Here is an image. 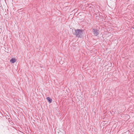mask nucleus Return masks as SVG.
I'll return each instance as SVG.
<instances>
[{
  "mask_svg": "<svg viewBox=\"0 0 134 134\" xmlns=\"http://www.w3.org/2000/svg\"><path fill=\"white\" fill-rule=\"evenodd\" d=\"M75 32L74 33V35H76L77 37L80 38L82 37V33L83 31V30L77 29L75 30Z\"/></svg>",
  "mask_w": 134,
  "mask_h": 134,
  "instance_id": "obj_1",
  "label": "nucleus"
},
{
  "mask_svg": "<svg viewBox=\"0 0 134 134\" xmlns=\"http://www.w3.org/2000/svg\"><path fill=\"white\" fill-rule=\"evenodd\" d=\"M94 36H97L99 34V30L96 29H93L92 30Z\"/></svg>",
  "mask_w": 134,
  "mask_h": 134,
  "instance_id": "obj_2",
  "label": "nucleus"
},
{
  "mask_svg": "<svg viewBox=\"0 0 134 134\" xmlns=\"http://www.w3.org/2000/svg\"><path fill=\"white\" fill-rule=\"evenodd\" d=\"M16 60L14 58H12L10 60V62L11 63H13L16 61Z\"/></svg>",
  "mask_w": 134,
  "mask_h": 134,
  "instance_id": "obj_3",
  "label": "nucleus"
},
{
  "mask_svg": "<svg viewBox=\"0 0 134 134\" xmlns=\"http://www.w3.org/2000/svg\"><path fill=\"white\" fill-rule=\"evenodd\" d=\"M47 99V100L49 103H50L52 102V100L49 97H48L46 98Z\"/></svg>",
  "mask_w": 134,
  "mask_h": 134,
  "instance_id": "obj_4",
  "label": "nucleus"
}]
</instances>
